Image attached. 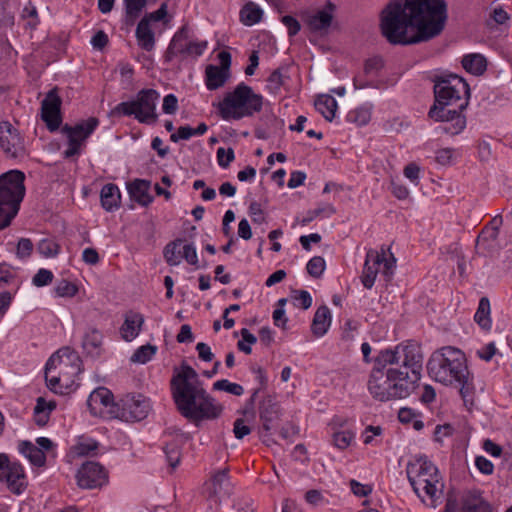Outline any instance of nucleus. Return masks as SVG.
<instances>
[{"label": "nucleus", "instance_id": "obj_8", "mask_svg": "<svg viewBox=\"0 0 512 512\" xmlns=\"http://www.w3.org/2000/svg\"><path fill=\"white\" fill-rule=\"evenodd\" d=\"M80 357L69 347H63L54 353L46 363L45 379L47 386L55 393H63L73 378L80 373Z\"/></svg>", "mask_w": 512, "mask_h": 512}, {"label": "nucleus", "instance_id": "obj_62", "mask_svg": "<svg viewBox=\"0 0 512 512\" xmlns=\"http://www.w3.org/2000/svg\"><path fill=\"white\" fill-rule=\"evenodd\" d=\"M475 465L481 473L486 475H490L494 471V465L492 462L483 456L476 457Z\"/></svg>", "mask_w": 512, "mask_h": 512}, {"label": "nucleus", "instance_id": "obj_9", "mask_svg": "<svg viewBox=\"0 0 512 512\" xmlns=\"http://www.w3.org/2000/svg\"><path fill=\"white\" fill-rule=\"evenodd\" d=\"M25 175L19 170H10L0 175V230L8 227L17 215L25 195Z\"/></svg>", "mask_w": 512, "mask_h": 512}, {"label": "nucleus", "instance_id": "obj_50", "mask_svg": "<svg viewBox=\"0 0 512 512\" xmlns=\"http://www.w3.org/2000/svg\"><path fill=\"white\" fill-rule=\"evenodd\" d=\"M53 280V273L50 270L47 269H40L38 272L34 275L32 279V283L37 287H42L45 285H48Z\"/></svg>", "mask_w": 512, "mask_h": 512}, {"label": "nucleus", "instance_id": "obj_27", "mask_svg": "<svg viewBox=\"0 0 512 512\" xmlns=\"http://www.w3.org/2000/svg\"><path fill=\"white\" fill-rule=\"evenodd\" d=\"M101 205L106 211L119 207L121 201L120 190L117 185L109 183L103 186L100 193Z\"/></svg>", "mask_w": 512, "mask_h": 512}, {"label": "nucleus", "instance_id": "obj_1", "mask_svg": "<svg viewBox=\"0 0 512 512\" xmlns=\"http://www.w3.org/2000/svg\"><path fill=\"white\" fill-rule=\"evenodd\" d=\"M445 0H394L382 11L380 29L392 45H412L429 41L444 30Z\"/></svg>", "mask_w": 512, "mask_h": 512}, {"label": "nucleus", "instance_id": "obj_52", "mask_svg": "<svg viewBox=\"0 0 512 512\" xmlns=\"http://www.w3.org/2000/svg\"><path fill=\"white\" fill-rule=\"evenodd\" d=\"M234 150L232 148H228L227 150L223 147L218 148L217 150V160L218 164L223 167L227 168L230 163L234 160Z\"/></svg>", "mask_w": 512, "mask_h": 512}, {"label": "nucleus", "instance_id": "obj_43", "mask_svg": "<svg viewBox=\"0 0 512 512\" xmlns=\"http://www.w3.org/2000/svg\"><path fill=\"white\" fill-rule=\"evenodd\" d=\"M336 212L335 208L331 204H326L321 207H318L314 210H311L307 213L306 217L302 220L303 225H306L307 223H310L315 218L323 216V217H330Z\"/></svg>", "mask_w": 512, "mask_h": 512}, {"label": "nucleus", "instance_id": "obj_54", "mask_svg": "<svg viewBox=\"0 0 512 512\" xmlns=\"http://www.w3.org/2000/svg\"><path fill=\"white\" fill-rule=\"evenodd\" d=\"M252 370L256 374V380L259 384V386L256 389H254V392L250 398L251 402H254L259 391L266 387L267 377H266V373H265L264 369L261 367L252 368Z\"/></svg>", "mask_w": 512, "mask_h": 512}, {"label": "nucleus", "instance_id": "obj_39", "mask_svg": "<svg viewBox=\"0 0 512 512\" xmlns=\"http://www.w3.org/2000/svg\"><path fill=\"white\" fill-rule=\"evenodd\" d=\"M157 347L151 344H146L139 347L131 357V361L135 363L145 364L152 359L156 354Z\"/></svg>", "mask_w": 512, "mask_h": 512}, {"label": "nucleus", "instance_id": "obj_29", "mask_svg": "<svg viewBox=\"0 0 512 512\" xmlns=\"http://www.w3.org/2000/svg\"><path fill=\"white\" fill-rule=\"evenodd\" d=\"M205 76L207 88L209 90H216L225 84L229 78V73H226V71L218 66L208 65L205 70Z\"/></svg>", "mask_w": 512, "mask_h": 512}, {"label": "nucleus", "instance_id": "obj_14", "mask_svg": "<svg viewBox=\"0 0 512 512\" xmlns=\"http://www.w3.org/2000/svg\"><path fill=\"white\" fill-rule=\"evenodd\" d=\"M116 418L126 422H136L145 419L150 410V400L143 394L129 393L118 401L114 408Z\"/></svg>", "mask_w": 512, "mask_h": 512}, {"label": "nucleus", "instance_id": "obj_46", "mask_svg": "<svg viewBox=\"0 0 512 512\" xmlns=\"http://www.w3.org/2000/svg\"><path fill=\"white\" fill-rule=\"evenodd\" d=\"M16 284V271L6 263L0 264V288Z\"/></svg>", "mask_w": 512, "mask_h": 512}, {"label": "nucleus", "instance_id": "obj_2", "mask_svg": "<svg viewBox=\"0 0 512 512\" xmlns=\"http://www.w3.org/2000/svg\"><path fill=\"white\" fill-rule=\"evenodd\" d=\"M171 394L182 416L192 420L216 419L223 410L204 389L196 370L183 362L174 368L170 381Z\"/></svg>", "mask_w": 512, "mask_h": 512}, {"label": "nucleus", "instance_id": "obj_15", "mask_svg": "<svg viewBox=\"0 0 512 512\" xmlns=\"http://www.w3.org/2000/svg\"><path fill=\"white\" fill-rule=\"evenodd\" d=\"M206 48V41H191L189 28L183 26L172 38L166 51V59L170 61L179 55L198 57L203 54Z\"/></svg>", "mask_w": 512, "mask_h": 512}, {"label": "nucleus", "instance_id": "obj_38", "mask_svg": "<svg viewBox=\"0 0 512 512\" xmlns=\"http://www.w3.org/2000/svg\"><path fill=\"white\" fill-rule=\"evenodd\" d=\"M508 20V13L502 7H495L489 12L485 25L489 29H494L498 25L506 23Z\"/></svg>", "mask_w": 512, "mask_h": 512}, {"label": "nucleus", "instance_id": "obj_42", "mask_svg": "<svg viewBox=\"0 0 512 512\" xmlns=\"http://www.w3.org/2000/svg\"><path fill=\"white\" fill-rule=\"evenodd\" d=\"M126 17L133 23L139 16L142 9L146 6V0H124Z\"/></svg>", "mask_w": 512, "mask_h": 512}, {"label": "nucleus", "instance_id": "obj_20", "mask_svg": "<svg viewBox=\"0 0 512 512\" xmlns=\"http://www.w3.org/2000/svg\"><path fill=\"white\" fill-rule=\"evenodd\" d=\"M77 483L80 488L94 489L101 487L108 481L107 472L104 467L96 462H86L78 470Z\"/></svg>", "mask_w": 512, "mask_h": 512}, {"label": "nucleus", "instance_id": "obj_22", "mask_svg": "<svg viewBox=\"0 0 512 512\" xmlns=\"http://www.w3.org/2000/svg\"><path fill=\"white\" fill-rule=\"evenodd\" d=\"M127 189L131 199L141 206H148L153 201V197L149 194L150 182L147 180L135 179L128 183Z\"/></svg>", "mask_w": 512, "mask_h": 512}, {"label": "nucleus", "instance_id": "obj_49", "mask_svg": "<svg viewBox=\"0 0 512 512\" xmlns=\"http://www.w3.org/2000/svg\"><path fill=\"white\" fill-rule=\"evenodd\" d=\"M55 291L56 294L60 297H73L78 292V288L72 282L62 280L57 285Z\"/></svg>", "mask_w": 512, "mask_h": 512}, {"label": "nucleus", "instance_id": "obj_45", "mask_svg": "<svg viewBox=\"0 0 512 512\" xmlns=\"http://www.w3.org/2000/svg\"><path fill=\"white\" fill-rule=\"evenodd\" d=\"M464 512H492L490 505L480 498H471L465 501Z\"/></svg>", "mask_w": 512, "mask_h": 512}, {"label": "nucleus", "instance_id": "obj_28", "mask_svg": "<svg viewBox=\"0 0 512 512\" xmlns=\"http://www.w3.org/2000/svg\"><path fill=\"white\" fill-rule=\"evenodd\" d=\"M212 491L216 496H226L231 492V483L229 479V468L217 471L211 478Z\"/></svg>", "mask_w": 512, "mask_h": 512}, {"label": "nucleus", "instance_id": "obj_51", "mask_svg": "<svg viewBox=\"0 0 512 512\" xmlns=\"http://www.w3.org/2000/svg\"><path fill=\"white\" fill-rule=\"evenodd\" d=\"M284 84V76L280 69L274 70L268 78V87L273 93H278L282 85Z\"/></svg>", "mask_w": 512, "mask_h": 512}, {"label": "nucleus", "instance_id": "obj_56", "mask_svg": "<svg viewBox=\"0 0 512 512\" xmlns=\"http://www.w3.org/2000/svg\"><path fill=\"white\" fill-rule=\"evenodd\" d=\"M249 215L254 223L261 224L265 221L264 213L261 208V204L252 201L249 205Z\"/></svg>", "mask_w": 512, "mask_h": 512}, {"label": "nucleus", "instance_id": "obj_36", "mask_svg": "<svg viewBox=\"0 0 512 512\" xmlns=\"http://www.w3.org/2000/svg\"><path fill=\"white\" fill-rule=\"evenodd\" d=\"M183 242V239L178 238L165 246L163 255L169 265L176 266L181 262L182 251L178 250V248Z\"/></svg>", "mask_w": 512, "mask_h": 512}, {"label": "nucleus", "instance_id": "obj_63", "mask_svg": "<svg viewBox=\"0 0 512 512\" xmlns=\"http://www.w3.org/2000/svg\"><path fill=\"white\" fill-rule=\"evenodd\" d=\"M194 136L193 128L190 126H180L178 128L177 133H172L170 136V140L172 142H178L180 139L182 140H188Z\"/></svg>", "mask_w": 512, "mask_h": 512}, {"label": "nucleus", "instance_id": "obj_47", "mask_svg": "<svg viewBox=\"0 0 512 512\" xmlns=\"http://www.w3.org/2000/svg\"><path fill=\"white\" fill-rule=\"evenodd\" d=\"M59 245L51 239H43L38 243L37 250L44 257H54L59 253Z\"/></svg>", "mask_w": 512, "mask_h": 512}, {"label": "nucleus", "instance_id": "obj_40", "mask_svg": "<svg viewBox=\"0 0 512 512\" xmlns=\"http://www.w3.org/2000/svg\"><path fill=\"white\" fill-rule=\"evenodd\" d=\"M346 119L358 126L366 125L371 119L370 110L364 107L356 108L348 112Z\"/></svg>", "mask_w": 512, "mask_h": 512}, {"label": "nucleus", "instance_id": "obj_61", "mask_svg": "<svg viewBox=\"0 0 512 512\" xmlns=\"http://www.w3.org/2000/svg\"><path fill=\"white\" fill-rule=\"evenodd\" d=\"M496 352L497 348L495 344L491 342L483 346L481 349L477 350L476 354L480 359L488 362L493 358Z\"/></svg>", "mask_w": 512, "mask_h": 512}, {"label": "nucleus", "instance_id": "obj_19", "mask_svg": "<svg viewBox=\"0 0 512 512\" xmlns=\"http://www.w3.org/2000/svg\"><path fill=\"white\" fill-rule=\"evenodd\" d=\"M61 104L62 99L56 87L47 93L41 103V118L51 132L58 130L62 123Z\"/></svg>", "mask_w": 512, "mask_h": 512}, {"label": "nucleus", "instance_id": "obj_23", "mask_svg": "<svg viewBox=\"0 0 512 512\" xmlns=\"http://www.w3.org/2000/svg\"><path fill=\"white\" fill-rule=\"evenodd\" d=\"M259 416L263 428L269 431L279 418V405L271 398H265L259 408Z\"/></svg>", "mask_w": 512, "mask_h": 512}, {"label": "nucleus", "instance_id": "obj_25", "mask_svg": "<svg viewBox=\"0 0 512 512\" xmlns=\"http://www.w3.org/2000/svg\"><path fill=\"white\" fill-rule=\"evenodd\" d=\"M331 321L329 308L326 305L318 307L312 320L311 332L315 337L324 336L331 325Z\"/></svg>", "mask_w": 512, "mask_h": 512}, {"label": "nucleus", "instance_id": "obj_64", "mask_svg": "<svg viewBox=\"0 0 512 512\" xmlns=\"http://www.w3.org/2000/svg\"><path fill=\"white\" fill-rule=\"evenodd\" d=\"M98 448V443L94 440L81 442L77 445V453L82 456L94 453Z\"/></svg>", "mask_w": 512, "mask_h": 512}, {"label": "nucleus", "instance_id": "obj_60", "mask_svg": "<svg viewBox=\"0 0 512 512\" xmlns=\"http://www.w3.org/2000/svg\"><path fill=\"white\" fill-rule=\"evenodd\" d=\"M281 21L287 27L289 36H295L300 31L301 25L293 16H283Z\"/></svg>", "mask_w": 512, "mask_h": 512}, {"label": "nucleus", "instance_id": "obj_30", "mask_svg": "<svg viewBox=\"0 0 512 512\" xmlns=\"http://www.w3.org/2000/svg\"><path fill=\"white\" fill-rule=\"evenodd\" d=\"M315 108L326 120L332 121L337 110V101L331 95H320L315 100Z\"/></svg>", "mask_w": 512, "mask_h": 512}, {"label": "nucleus", "instance_id": "obj_41", "mask_svg": "<svg viewBox=\"0 0 512 512\" xmlns=\"http://www.w3.org/2000/svg\"><path fill=\"white\" fill-rule=\"evenodd\" d=\"M354 438L355 434L350 430L336 431L332 435L334 446L341 450L349 447Z\"/></svg>", "mask_w": 512, "mask_h": 512}, {"label": "nucleus", "instance_id": "obj_12", "mask_svg": "<svg viewBox=\"0 0 512 512\" xmlns=\"http://www.w3.org/2000/svg\"><path fill=\"white\" fill-rule=\"evenodd\" d=\"M396 259L392 254L386 256V250L381 247L380 251L369 249L366 253L362 274L360 276L361 283L366 289H371L375 283L380 266L382 265V274L389 280L393 274Z\"/></svg>", "mask_w": 512, "mask_h": 512}, {"label": "nucleus", "instance_id": "obj_11", "mask_svg": "<svg viewBox=\"0 0 512 512\" xmlns=\"http://www.w3.org/2000/svg\"><path fill=\"white\" fill-rule=\"evenodd\" d=\"M159 93L154 89H142L136 99L119 103L113 113L124 116H134L140 123L151 124L157 121L156 104Z\"/></svg>", "mask_w": 512, "mask_h": 512}, {"label": "nucleus", "instance_id": "obj_44", "mask_svg": "<svg viewBox=\"0 0 512 512\" xmlns=\"http://www.w3.org/2000/svg\"><path fill=\"white\" fill-rule=\"evenodd\" d=\"M213 389L219 391H225L227 393L233 394L235 396H241L244 392V389L241 385L237 383L229 382L226 379L218 380L213 384Z\"/></svg>", "mask_w": 512, "mask_h": 512}, {"label": "nucleus", "instance_id": "obj_5", "mask_svg": "<svg viewBox=\"0 0 512 512\" xmlns=\"http://www.w3.org/2000/svg\"><path fill=\"white\" fill-rule=\"evenodd\" d=\"M387 366L375 363L367 383L371 396L381 402L409 396L415 388L409 380H404L402 369Z\"/></svg>", "mask_w": 512, "mask_h": 512}, {"label": "nucleus", "instance_id": "obj_55", "mask_svg": "<svg viewBox=\"0 0 512 512\" xmlns=\"http://www.w3.org/2000/svg\"><path fill=\"white\" fill-rule=\"evenodd\" d=\"M190 265L198 267V256L193 244H185L182 247V256Z\"/></svg>", "mask_w": 512, "mask_h": 512}, {"label": "nucleus", "instance_id": "obj_26", "mask_svg": "<svg viewBox=\"0 0 512 512\" xmlns=\"http://www.w3.org/2000/svg\"><path fill=\"white\" fill-rule=\"evenodd\" d=\"M136 38L138 45L145 51L153 50L155 46L154 33L150 26V19L144 17L140 20L136 28Z\"/></svg>", "mask_w": 512, "mask_h": 512}, {"label": "nucleus", "instance_id": "obj_33", "mask_svg": "<svg viewBox=\"0 0 512 512\" xmlns=\"http://www.w3.org/2000/svg\"><path fill=\"white\" fill-rule=\"evenodd\" d=\"M103 336L101 332L95 328L90 329L84 336L83 348L88 354L98 355L102 345Z\"/></svg>", "mask_w": 512, "mask_h": 512}, {"label": "nucleus", "instance_id": "obj_17", "mask_svg": "<svg viewBox=\"0 0 512 512\" xmlns=\"http://www.w3.org/2000/svg\"><path fill=\"white\" fill-rule=\"evenodd\" d=\"M0 147L10 158L23 157L25 155V144L19 131L9 122H0Z\"/></svg>", "mask_w": 512, "mask_h": 512}, {"label": "nucleus", "instance_id": "obj_10", "mask_svg": "<svg viewBox=\"0 0 512 512\" xmlns=\"http://www.w3.org/2000/svg\"><path fill=\"white\" fill-rule=\"evenodd\" d=\"M406 473L414 492L420 497L423 491L433 504L443 484L440 473L432 461L426 456L415 457L408 463Z\"/></svg>", "mask_w": 512, "mask_h": 512}, {"label": "nucleus", "instance_id": "obj_53", "mask_svg": "<svg viewBox=\"0 0 512 512\" xmlns=\"http://www.w3.org/2000/svg\"><path fill=\"white\" fill-rule=\"evenodd\" d=\"M296 295L293 296L295 306H300L303 309H308L312 305V297L306 290L295 291Z\"/></svg>", "mask_w": 512, "mask_h": 512}, {"label": "nucleus", "instance_id": "obj_16", "mask_svg": "<svg viewBox=\"0 0 512 512\" xmlns=\"http://www.w3.org/2000/svg\"><path fill=\"white\" fill-rule=\"evenodd\" d=\"M0 481L5 482L7 488L16 495L23 493L27 487L22 465L11 462L6 454H0Z\"/></svg>", "mask_w": 512, "mask_h": 512}, {"label": "nucleus", "instance_id": "obj_3", "mask_svg": "<svg viewBox=\"0 0 512 512\" xmlns=\"http://www.w3.org/2000/svg\"><path fill=\"white\" fill-rule=\"evenodd\" d=\"M469 96L470 89L463 78L457 75L436 78L435 102L429 109V119L443 122L441 129L446 134H460L466 127V117L462 112L468 106Z\"/></svg>", "mask_w": 512, "mask_h": 512}, {"label": "nucleus", "instance_id": "obj_37", "mask_svg": "<svg viewBox=\"0 0 512 512\" xmlns=\"http://www.w3.org/2000/svg\"><path fill=\"white\" fill-rule=\"evenodd\" d=\"M498 234L499 232L495 228L485 227L477 238L476 246L480 249L494 248Z\"/></svg>", "mask_w": 512, "mask_h": 512}, {"label": "nucleus", "instance_id": "obj_13", "mask_svg": "<svg viewBox=\"0 0 512 512\" xmlns=\"http://www.w3.org/2000/svg\"><path fill=\"white\" fill-rule=\"evenodd\" d=\"M98 125L99 120L96 117H90L87 120L76 123L74 126L68 124L62 126L61 132L68 140V148L64 151V157L73 158L78 156L85 146L86 140Z\"/></svg>", "mask_w": 512, "mask_h": 512}, {"label": "nucleus", "instance_id": "obj_58", "mask_svg": "<svg viewBox=\"0 0 512 512\" xmlns=\"http://www.w3.org/2000/svg\"><path fill=\"white\" fill-rule=\"evenodd\" d=\"M178 109L177 97L173 94H168L163 99L162 110L166 114H174Z\"/></svg>", "mask_w": 512, "mask_h": 512}, {"label": "nucleus", "instance_id": "obj_32", "mask_svg": "<svg viewBox=\"0 0 512 512\" xmlns=\"http://www.w3.org/2000/svg\"><path fill=\"white\" fill-rule=\"evenodd\" d=\"M463 68L474 75H481L486 70V59L480 54H469L462 59Z\"/></svg>", "mask_w": 512, "mask_h": 512}, {"label": "nucleus", "instance_id": "obj_31", "mask_svg": "<svg viewBox=\"0 0 512 512\" xmlns=\"http://www.w3.org/2000/svg\"><path fill=\"white\" fill-rule=\"evenodd\" d=\"M19 450L23 453L29 461L38 467H41L45 464L46 456L44 452L28 441H23L19 444Z\"/></svg>", "mask_w": 512, "mask_h": 512}, {"label": "nucleus", "instance_id": "obj_7", "mask_svg": "<svg viewBox=\"0 0 512 512\" xmlns=\"http://www.w3.org/2000/svg\"><path fill=\"white\" fill-rule=\"evenodd\" d=\"M262 106V95L256 94L245 83H240L232 92L226 93L223 100L217 104V110L223 120L229 121L253 116L262 110Z\"/></svg>", "mask_w": 512, "mask_h": 512}, {"label": "nucleus", "instance_id": "obj_18", "mask_svg": "<svg viewBox=\"0 0 512 512\" xmlns=\"http://www.w3.org/2000/svg\"><path fill=\"white\" fill-rule=\"evenodd\" d=\"M87 406L94 416L116 418L114 408H118V402L113 401L112 392L105 387H99L89 395Z\"/></svg>", "mask_w": 512, "mask_h": 512}, {"label": "nucleus", "instance_id": "obj_57", "mask_svg": "<svg viewBox=\"0 0 512 512\" xmlns=\"http://www.w3.org/2000/svg\"><path fill=\"white\" fill-rule=\"evenodd\" d=\"M233 432L237 439H242L251 433V429L245 424L244 419L238 418L234 422Z\"/></svg>", "mask_w": 512, "mask_h": 512}, {"label": "nucleus", "instance_id": "obj_24", "mask_svg": "<svg viewBox=\"0 0 512 512\" xmlns=\"http://www.w3.org/2000/svg\"><path fill=\"white\" fill-rule=\"evenodd\" d=\"M144 323V318L140 313L129 312L125 316L120 332L124 340L131 341L136 338Z\"/></svg>", "mask_w": 512, "mask_h": 512}, {"label": "nucleus", "instance_id": "obj_4", "mask_svg": "<svg viewBox=\"0 0 512 512\" xmlns=\"http://www.w3.org/2000/svg\"><path fill=\"white\" fill-rule=\"evenodd\" d=\"M427 371L434 381L458 387L464 401L472 397L473 376L468 369L465 354L460 349L445 346L434 351L427 362Z\"/></svg>", "mask_w": 512, "mask_h": 512}, {"label": "nucleus", "instance_id": "obj_21", "mask_svg": "<svg viewBox=\"0 0 512 512\" xmlns=\"http://www.w3.org/2000/svg\"><path fill=\"white\" fill-rule=\"evenodd\" d=\"M335 9V4L329 1L324 9L318 10L314 14L308 16L306 23L310 30L314 32L327 30L331 26Z\"/></svg>", "mask_w": 512, "mask_h": 512}, {"label": "nucleus", "instance_id": "obj_35", "mask_svg": "<svg viewBox=\"0 0 512 512\" xmlns=\"http://www.w3.org/2000/svg\"><path fill=\"white\" fill-rule=\"evenodd\" d=\"M262 10L254 3L246 4L240 11V19L244 25L251 26L262 18Z\"/></svg>", "mask_w": 512, "mask_h": 512}, {"label": "nucleus", "instance_id": "obj_59", "mask_svg": "<svg viewBox=\"0 0 512 512\" xmlns=\"http://www.w3.org/2000/svg\"><path fill=\"white\" fill-rule=\"evenodd\" d=\"M33 251V243L28 238H21L17 245V255L21 258L29 257Z\"/></svg>", "mask_w": 512, "mask_h": 512}, {"label": "nucleus", "instance_id": "obj_34", "mask_svg": "<svg viewBox=\"0 0 512 512\" xmlns=\"http://www.w3.org/2000/svg\"><path fill=\"white\" fill-rule=\"evenodd\" d=\"M474 319L481 328L485 330H489L491 328L490 302L488 298L482 297L480 299Z\"/></svg>", "mask_w": 512, "mask_h": 512}, {"label": "nucleus", "instance_id": "obj_48", "mask_svg": "<svg viewBox=\"0 0 512 512\" xmlns=\"http://www.w3.org/2000/svg\"><path fill=\"white\" fill-rule=\"evenodd\" d=\"M307 272L314 278H319L325 269V261L320 256H315L309 260L306 266Z\"/></svg>", "mask_w": 512, "mask_h": 512}, {"label": "nucleus", "instance_id": "obj_6", "mask_svg": "<svg viewBox=\"0 0 512 512\" xmlns=\"http://www.w3.org/2000/svg\"><path fill=\"white\" fill-rule=\"evenodd\" d=\"M423 352L421 346L414 341H406L398 344L394 349H385L376 357L377 365H399L402 369L404 380H409L416 388L421 379L423 369Z\"/></svg>", "mask_w": 512, "mask_h": 512}]
</instances>
